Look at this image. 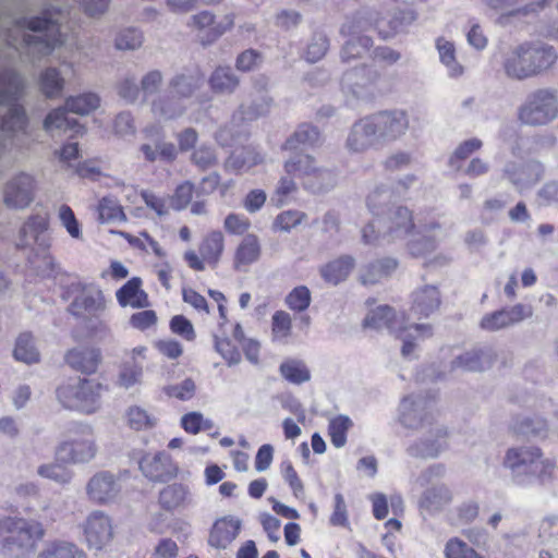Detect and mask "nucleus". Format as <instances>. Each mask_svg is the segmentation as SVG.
<instances>
[{
	"label": "nucleus",
	"mask_w": 558,
	"mask_h": 558,
	"mask_svg": "<svg viewBox=\"0 0 558 558\" xmlns=\"http://www.w3.org/2000/svg\"><path fill=\"white\" fill-rule=\"evenodd\" d=\"M272 458H274V448L272 446L270 445H263L257 453H256V458H255V468L258 472H264L266 471L271 462H272Z\"/></svg>",
	"instance_id": "obj_26"
},
{
	"label": "nucleus",
	"mask_w": 558,
	"mask_h": 558,
	"mask_svg": "<svg viewBox=\"0 0 558 558\" xmlns=\"http://www.w3.org/2000/svg\"><path fill=\"white\" fill-rule=\"evenodd\" d=\"M70 124V120L65 117L62 110H54L50 112L45 120V128L50 131L54 129H66Z\"/></svg>",
	"instance_id": "obj_28"
},
{
	"label": "nucleus",
	"mask_w": 558,
	"mask_h": 558,
	"mask_svg": "<svg viewBox=\"0 0 558 558\" xmlns=\"http://www.w3.org/2000/svg\"><path fill=\"white\" fill-rule=\"evenodd\" d=\"M257 354H258V345L256 342L254 341H248L246 343V355H247V359L255 362L257 360Z\"/></svg>",
	"instance_id": "obj_60"
},
{
	"label": "nucleus",
	"mask_w": 558,
	"mask_h": 558,
	"mask_svg": "<svg viewBox=\"0 0 558 558\" xmlns=\"http://www.w3.org/2000/svg\"><path fill=\"white\" fill-rule=\"evenodd\" d=\"M66 361L74 368L92 373L96 371L98 366L99 356L95 350L76 349L68 353Z\"/></svg>",
	"instance_id": "obj_8"
},
{
	"label": "nucleus",
	"mask_w": 558,
	"mask_h": 558,
	"mask_svg": "<svg viewBox=\"0 0 558 558\" xmlns=\"http://www.w3.org/2000/svg\"><path fill=\"white\" fill-rule=\"evenodd\" d=\"M235 341L236 343L229 339H219L217 341V350L230 364L238 363L240 361V353L236 347L238 343L242 344V332L239 328H236Z\"/></svg>",
	"instance_id": "obj_12"
},
{
	"label": "nucleus",
	"mask_w": 558,
	"mask_h": 558,
	"mask_svg": "<svg viewBox=\"0 0 558 558\" xmlns=\"http://www.w3.org/2000/svg\"><path fill=\"white\" fill-rule=\"evenodd\" d=\"M183 428L192 434L198 433L202 428L210 426L209 422L202 414L193 412L182 417Z\"/></svg>",
	"instance_id": "obj_20"
},
{
	"label": "nucleus",
	"mask_w": 558,
	"mask_h": 558,
	"mask_svg": "<svg viewBox=\"0 0 558 558\" xmlns=\"http://www.w3.org/2000/svg\"><path fill=\"white\" fill-rule=\"evenodd\" d=\"M373 505L376 518L383 519L388 514V505L384 496H375L373 499Z\"/></svg>",
	"instance_id": "obj_44"
},
{
	"label": "nucleus",
	"mask_w": 558,
	"mask_h": 558,
	"mask_svg": "<svg viewBox=\"0 0 558 558\" xmlns=\"http://www.w3.org/2000/svg\"><path fill=\"white\" fill-rule=\"evenodd\" d=\"M170 328L174 333L180 335L187 340H192L195 336L191 322L181 315H177L171 319Z\"/></svg>",
	"instance_id": "obj_19"
},
{
	"label": "nucleus",
	"mask_w": 558,
	"mask_h": 558,
	"mask_svg": "<svg viewBox=\"0 0 558 558\" xmlns=\"http://www.w3.org/2000/svg\"><path fill=\"white\" fill-rule=\"evenodd\" d=\"M258 551L253 541L246 542L236 554V558H257Z\"/></svg>",
	"instance_id": "obj_46"
},
{
	"label": "nucleus",
	"mask_w": 558,
	"mask_h": 558,
	"mask_svg": "<svg viewBox=\"0 0 558 558\" xmlns=\"http://www.w3.org/2000/svg\"><path fill=\"white\" fill-rule=\"evenodd\" d=\"M66 106L72 112L87 114L97 108L98 98L92 94L81 95L69 99Z\"/></svg>",
	"instance_id": "obj_13"
},
{
	"label": "nucleus",
	"mask_w": 558,
	"mask_h": 558,
	"mask_svg": "<svg viewBox=\"0 0 558 558\" xmlns=\"http://www.w3.org/2000/svg\"><path fill=\"white\" fill-rule=\"evenodd\" d=\"M240 529V519L231 515L220 518L214 523L208 542L216 548H226L235 539Z\"/></svg>",
	"instance_id": "obj_4"
},
{
	"label": "nucleus",
	"mask_w": 558,
	"mask_h": 558,
	"mask_svg": "<svg viewBox=\"0 0 558 558\" xmlns=\"http://www.w3.org/2000/svg\"><path fill=\"white\" fill-rule=\"evenodd\" d=\"M186 258L193 268L198 269V270L204 268L202 260L195 253L186 254Z\"/></svg>",
	"instance_id": "obj_64"
},
{
	"label": "nucleus",
	"mask_w": 558,
	"mask_h": 558,
	"mask_svg": "<svg viewBox=\"0 0 558 558\" xmlns=\"http://www.w3.org/2000/svg\"><path fill=\"white\" fill-rule=\"evenodd\" d=\"M158 350L170 359H175L181 355L182 348L179 342L174 340H162L157 343Z\"/></svg>",
	"instance_id": "obj_33"
},
{
	"label": "nucleus",
	"mask_w": 558,
	"mask_h": 558,
	"mask_svg": "<svg viewBox=\"0 0 558 558\" xmlns=\"http://www.w3.org/2000/svg\"><path fill=\"white\" fill-rule=\"evenodd\" d=\"M129 422L135 428H141L148 424V416L141 409H132L129 412Z\"/></svg>",
	"instance_id": "obj_41"
},
{
	"label": "nucleus",
	"mask_w": 558,
	"mask_h": 558,
	"mask_svg": "<svg viewBox=\"0 0 558 558\" xmlns=\"http://www.w3.org/2000/svg\"><path fill=\"white\" fill-rule=\"evenodd\" d=\"M272 508L278 514H280L284 518H288V519H299L300 518V513L296 509L289 507L284 504H281L277 500L272 501Z\"/></svg>",
	"instance_id": "obj_43"
},
{
	"label": "nucleus",
	"mask_w": 558,
	"mask_h": 558,
	"mask_svg": "<svg viewBox=\"0 0 558 558\" xmlns=\"http://www.w3.org/2000/svg\"><path fill=\"white\" fill-rule=\"evenodd\" d=\"M14 355L17 360L26 363H32L38 360V353L28 338H23L17 341Z\"/></svg>",
	"instance_id": "obj_18"
},
{
	"label": "nucleus",
	"mask_w": 558,
	"mask_h": 558,
	"mask_svg": "<svg viewBox=\"0 0 558 558\" xmlns=\"http://www.w3.org/2000/svg\"><path fill=\"white\" fill-rule=\"evenodd\" d=\"M225 226L232 233H242L247 229V223L233 215L227 217Z\"/></svg>",
	"instance_id": "obj_42"
},
{
	"label": "nucleus",
	"mask_w": 558,
	"mask_h": 558,
	"mask_svg": "<svg viewBox=\"0 0 558 558\" xmlns=\"http://www.w3.org/2000/svg\"><path fill=\"white\" fill-rule=\"evenodd\" d=\"M177 545L173 542H161L155 549L151 558H174Z\"/></svg>",
	"instance_id": "obj_36"
},
{
	"label": "nucleus",
	"mask_w": 558,
	"mask_h": 558,
	"mask_svg": "<svg viewBox=\"0 0 558 558\" xmlns=\"http://www.w3.org/2000/svg\"><path fill=\"white\" fill-rule=\"evenodd\" d=\"M266 196L262 191H254L248 194L245 206L248 210L255 211L265 203Z\"/></svg>",
	"instance_id": "obj_39"
},
{
	"label": "nucleus",
	"mask_w": 558,
	"mask_h": 558,
	"mask_svg": "<svg viewBox=\"0 0 558 558\" xmlns=\"http://www.w3.org/2000/svg\"><path fill=\"white\" fill-rule=\"evenodd\" d=\"M144 149H145V154H146L147 158H149V159H155V158H157V156H162V157H167V158L173 156V148H169V149L162 148L159 153L150 151L149 147H145Z\"/></svg>",
	"instance_id": "obj_59"
},
{
	"label": "nucleus",
	"mask_w": 558,
	"mask_h": 558,
	"mask_svg": "<svg viewBox=\"0 0 558 558\" xmlns=\"http://www.w3.org/2000/svg\"><path fill=\"white\" fill-rule=\"evenodd\" d=\"M555 60L550 49L519 48L507 57L505 71L512 78H524L550 68Z\"/></svg>",
	"instance_id": "obj_1"
},
{
	"label": "nucleus",
	"mask_w": 558,
	"mask_h": 558,
	"mask_svg": "<svg viewBox=\"0 0 558 558\" xmlns=\"http://www.w3.org/2000/svg\"><path fill=\"white\" fill-rule=\"evenodd\" d=\"M312 448L317 454H322L326 451V442L318 433L312 436Z\"/></svg>",
	"instance_id": "obj_56"
},
{
	"label": "nucleus",
	"mask_w": 558,
	"mask_h": 558,
	"mask_svg": "<svg viewBox=\"0 0 558 558\" xmlns=\"http://www.w3.org/2000/svg\"><path fill=\"white\" fill-rule=\"evenodd\" d=\"M53 86L57 88L61 86V82L56 73L49 74L44 81V89L48 95L53 94Z\"/></svg>",
	"instance_id": "obj_51"
},
{
	"label": "nucleus",
	"mask_w": 558,
	"mask_h": 558,
	"mask_svg": "<svg viewBox=\"0 0 558 558\" xmlns=\"http://www.w3.org/2000/svg\"><path fill=\"white\" fill-rule=\"evenodd\" d=\"M348 274L347 267L342 263H335L329 265L325 270V278L330 282H338L343 279Z\"/></svg>",
	"instance_id": "obj_35"
},
{
	"label": "nucleus",
	"mask_w": 558,
	"mask_h": 558,
	"mask_svg": "<svg viewBox=\"0 0 558 558\" xmlns=\"http://www.w3.org/2000/svg\"><path fill=\"white\" fill-rule=\"evenodd\" d=\"M325 50H326V48H325L324 44H322L319 46H317V45L312 46L307 51V57L311 61H315L325 53Z\"/></svg>",
	"instance_id": "obj_58"
},
{
	"label": "nucleus",
	"mask_w": 558,
	"mask_h": 558,
	"mask_svg": "<svg viewBox=\"0 0 558 558\" xmlns=\"http://www.w3.org/2000/svg\"><path fill=\"white\" fill-rule=\"evenodd\" d=\"M281 470L286 481L293 489L294 495L299 497L303 493V485L300 478L298 477L295 470L293 469L291 463L288 462L281 464Z\"/></svg>",
	"instance_id": "obj_27"
},
{
	"label": "nucleus",
	"mask_w": 558,
	"mask_h": 558,
	"mask_svg": "<svg viewBox=\"0 0 558 558\" xmlns=\"http://www.w3.org/2000/svg\"><path fill=\"white\" fill-rule=\"evenodd\" d=\"M186 496V490L181 486L167 487L160 494V504L166 509H175L185 502Z\"/></svg>",
	"instance_id": "obj_11"
},
{
	"label": "nucleus",
	"mask_w": 558,
	"mask_h": 558,
	"mask_svg": "<svg viewBox=\"0 0 558 558\" xmlns=\"http://www.w3.org/2000/svg\"><path fill=\"white\" fill-rule=\"evenodd\" d=\"M122 235L126 239V241L134 248L144 251L146 253L151 251V252H154L158 256H162L163 255V252L161 251V248L159 247L157 242L151 240L146 233H143V234L138 235V236H133V235H130V234H122Z\"/></svg>",
	"instance_id": "obj_15"
},
{
	"label": "nucleus",
	"mask_w": 558,
	"mask_h": 558,
	"mask_svg": "<svg viewBox=\"0 0 558 558\" xmlns=\"http://www.w3.org/2000/svg\"><path fill=\"white\" fill-rule=\"evenodd\" d=\"M557 116V101L550 94H538L521 111L526 124H543Z\"/></svg>",
	"instance_id": "obj_3"
},
{
	"label": "nucleus",
	"mask_w": 558,
	"mask_h": 558,
	"mask_svg": "<svg viewBox=\"0 0 558 558\" xmlns=\"http://www.w3.org/2000/svg\"><path fill=\"white\" fill-rule=\"evenodd\" d=\"M526 456L527 453L525 451L510 450L507 454V464L510 468H514L520 463H525L527 461Z\"/></svg>",
	"instance_id": "obj_47"
},
{
	"label": "nucleus",
	"mask_w": 558,
	"mask_h": 558,
	"mask_svg": "<svg viewBox=\"0 0 558 558\" xmlns=\"http://www.w3.org/2000/svg\"><path fill=\"white\" fill-rule=\"evenodd\" d=\"M351 426V421L345 415H338L333 417L329 423V436L331 442L337 448L344 446L347 441V430Z\"/></svg>",
	"instance_id": "obj_9"
},
{
	"label": "nucleus",
	"mask_w": 558,
	"mask_h": 558,
	"mask_svg": "<svg viewBox=\"0 0 558 558\" xmlns=\"http://www.w3.org/2000/svg\"><path fill=\"white\" fill-rule=\"evenodd\" d=\"M333 525L344 526L348 523L345 509L341 505H337L333 514L330 518Z\"/></svg>",
	"instance_id": "obj_49"
},
{
	"label": "nucleus",
	"mask_w": 558,
	"mask_h": 558,
	"mask_svg": "<svg viewBox=\"0 0 558 558\" xmlns=\"http://www.w3.org/2000/svg\"><path fill=\"white\" fill-rule=\"evenodd\" d=\"M296 222L298 219L291 214H283L277 219V225L280 229H288L294 226Z\"/></svg>",
	"instance_id": "obj_55"
},
{
	"label": "nucleus",
	"mask_w": 558,
	"mask_h": 558,
	"mask_svg": "<svg viewBox=\"0 0 558 558\" xmlns=\"http://www.w3.org/2000/svg\"><path fill=\"white\" fill-rule=\"evenodd\" d=\"M192 194H193V191H192L191 185L180 186V189L178 190V197L183 198V202H181L180 205L189 202L192 198Z\"/></svg>",
	"instance_id": "obj_61"
},
{
	"label": "nucleus",
	"mask_w": 558,
	"mask_h": 558,
	"mask_svg": "<svg viewBox=\"0 0 558 558\" xmlns=\"http://www.w3.org/2000/svg\"><path fill=\"white\" fill-rule=\"evenodd\" d=\"M259 520L269 539L272 543H277L280 538L278 533L280 527V521L276 517L267 512L260 513Z\"/></svg>",
	"instance_id": "obj_21"
},
{
	"label": "nucleus",
	"mask_w": 558,
	"mask_h": 558,
	"mask_svg": "<svg viewBox=\"0 0 558 558\" xmlns=\"http://www.w3.org/2000/svg\"><path fill=\"white\" fill-rule=\"evenodd\" d=\"M280 369L282 376L293 384H301L310 379V372L301 362L288 361L281 365Z\"/></svg>",
	"instance_id": "obj_10"
},
{
	"label": "nucleus",
	"mask_w": 558,
	"mask_h": 558,
	"mask_svg": "<svg viewBox=\"0 0 558 558\" xmlns=\"http://www.w3.org/2000/svg\"><path fill=\"white\" fill-rule=\"evenodd\" d=\"M283 534L288 546H296L301 541V526L295 522H289L283 527Z\"/></svg>",
	"instance_id": "obj_32"
},
{
	"label": "nucleus",
	"mask_w": 558,
	"mask_h": 558,
	"mask_svg": "<svg viewBox=\"0 0 558 558\" xmlns=\"http://www.w3.org/2000/svg\"><path fill=\"white\" fill-rule=\"evenodd\" d=\"M468 40L476 49H483L487 45V38L476 26L469 32Z\"/></svg>",
	"instance_id": "obj_40"
},
{
	"label": "nucleus",
	"mask_w": 558,
	"mask_h": 558,
	"mask_svg": "<svg viewBox=\"0 0 558 558\" xmlns=\"http://www.w3.org/2000/svg\"><path fill=\"white\" fill-rule=\"evenodd\" d=\"M283 429L287 438H296L301 434V428L299 425L291 418H287L283 421Z\"/></svg>",
	"instance_id": "obj_50"
},
{
	"label": "nucleus",
	"mask_w": 558,
	"mask_h": 558,
	"mask_svg": "<svg viewBox=\"0 0 558 558\" xmlns=\"http://www.w3.org/2000/svg\"><path fill=\"white\" fill-rule=\"evenodd\" d=\"M86 535L92 546L100 547L106 544L111 536L108 519L102 515L89 519L86 525Z\"/></svg>",
	"instance_id": "obj_7"
},
{
	"label": "nucleus",
	"mask_w": 558,
	"mask_h": 558,
	"mask_svg": "<svg viewBox=\"0 0 558 558\" xmlns=\"http://www.w3.org/2000/svg\"><path fill=\"white\" fill-rule=\"evenodd\" d=\"M142 470L146 476L158 481L172 477L178 472V468L171 462V460L163 456L146 459L142 463Z\"/></svg>",
	"instance_id": "obj_6"
},
{
	"label": "nucleus",
	"mask_w": 558,
	"mask_h": 558,
	"mask_svg": "<svg viewBox=\"0 0 558 558\" xmlns=\"http://www.w3.org/2000/svg\"><path fill=\"white\" fill-rule=\"evenodd\" d=\"M256 61V56L253 52L243 53L239 60L238 64L243 70H248Z\"/></svg>",
	"instance_id": "obj_54"
},
{
	"label": "nucleus",
	"mask_w": 558,
	"mask_h": 558,
	"mask_svg": "<svg viewBox=\"0 0 558 558\" xmlns=\"http://www.w3.org/2000/svg\"><path fill=\"white\" fill-rule=\"evenodd\" d=\"M142 281L140 278L134 277L130 279L117 292V298L122 306L130 307H145L148 304L147 294L141 288Z\"/></svg>",
	"instance_id": "obj_5"
},
{
	"label": "nucleus",
	"mask_w": 558,
	"mask_h": 558,
	"mask_svg": "<svg viewBox=\"0 0 558 558\" xmlns=\"http://www.w3.org/2000/svg\"><path fill=\"white\" fill-rule=\"evenodd\" d=\"M40 558H73L72 549L69 547H59L43 554Z\"/></svg>",
	"instance_id": "obj_48"
},
{
	"label": "nucleus",
	"mask_w": 558,
	"mask_h": 558,
	"mask_svg": "<svg viewBox=\"0 0 558 558\" xmlns=\"http://www.w3.org/2000/svg\"><path fill=\"white\" fill-rule=\"evenodd\" d=\"M99 216L102 221L123 219L124 215L121 208L109 202H104L99 207Z\"/></svg>",
	"instance_id": "obj_30"
},
{
	"label": "nucleus",
	"mask_w": 558,
	"mask_h": 558,
	"mask_svg": "<svg viewBox=\"0 0 558 558\" xmlns=\"http://www.w3.org/2000/svg\"><path fill=\"white\" fill-rule=\"evenodd\" d=\"M446 558H482L473 548L459 539H450L445 548Z\"/></svg>",
	"instance_id": "obj_14"
},
{
	"label": "nucleus",
	"mask_w": 558,
	"mask_h": 558,
	"mask_svg": "<svg viewBox=\"0 0 558 558\" xmlns=\"http://www.w3.org/2000/svg\"><path fill=\"white\" fill-rule=\"evenodd\" d=\"M437 48H438L441 61L447 66H452V69H451L452 73H454V74L459 73L460 69L454 66V49H453L452 44H450L449 41H446L444 39H439L437 43Z\"/></svg>",
	"instance_id": "obj_24"
},
{
	"label": "nucleus",
	"mask_w": 558,
	"mask_h": 558,
	"mask_svg": "<svg viewBox=\"0 0 558 558\" xmlns=\"http://www.w3.org/2000/svg\"><path fill=\"white\" fill-rule=\"evenodd\" d=\"M41 473L48 477H52L56 480H61V468L60 466H49L41 470Z\"/></svg>",
	"instance_id": "obj_63"
},
{
	"label": "nucleus",
	"mask_w": 558,
	"mask_h": 558,
	"mask_svg": "<svg viewBox=\"0 0 558 558\" xmlns=\"http://www.w3.org/2000/svg\"><path fill=\"white\" fill-rule=\"evenodd\" d=\"M234 468L238 471H246L248 465V456L243 452H235L233 454Z\"/></svg>",
	"instance_id": "obj_52"
},
{
	"label": "nucleus",
	"mask_w": 558,
	"mask_h": 558,
	"mask_svg": "<svg viewBox=\"0 0 558 558\" xmlns=\"http://www.w3.org/2000/svg\"><path fill=\"white\" fill-rule=\"evenodd\" d=\"M517 318H510L508 315H506L505 313H500L498 315H495L493 317H489V318H486L484 322H483V325L486 327V328H489V329H495V328H500V327H504L506 326L507 324L509 323H512L513 320H515Z\"/></svg>",
	"instance_id": "obj_37"
},
{
	"label": "nucleus",
	"mask_w": 558,
	"mask_h": 558,
	"mask_svg": "<svg viewBox=\"0 0 558 558\" xmlns=\"http://www.w3.org/2000/svg\"><path fill=\"white\" fill-rule=\"evenodd\" d=\"M183 300L195 310L207 312V305L205 299L192 289L183 290Z\"/></svg>",
	"instance_id": "obj_34"
},
{
	"label": "nucleus",
	"mask_w": 558,
	"mask_h": 558,
	"mask_svg": "<svg viewBox=\"0 0 558 558\" xmlns=\"http://www.w3.org/2000/svg\"><path fill=\"white\" fill-rule=\"evenodd\" d=\"M236 489V485L232 482H225L219 486V492L227 497H230L234 494Z\"/></svg>",
	"instance_id": "obj_62"
},
{
	"label": "nucleus",
	"mask_w": 558,
	"mask_h": 558,
	"mask_svg": "<svg viewBox=\"0 0 558 558\" xmlns=\"http://www.w3.org/2000/svg\"><path fill=\"white\" fill-rule=\"evenodd\" d=\"M77 155H78V148H77L76 144H70V145L64 146L60 153L61 158H63L65 160L74 159L77 157Z\"/></svg>",
	"instance_id": "obj_57"
},
{
	"label": "nucleus",
	"mask_w": 558,
	"mask_h": 558,
	"mask_svg": "<svg viewBox=\"0 0 558 558\" xmlns=\"http://www.w3.org/2000/svg\"><path fill=\"white\" fill-rule=\"evenodd\" d=\"M223 250L222 235L217 233L211 235L203 246V257L206 262H216Z\"/></svg>",
	"instance_id": "obj_16"
},
{
	"label": "nucleus",
	"mask_w": 558,
	"mask_h": 558,
	"mask_svg": "<svg viewBox=\"0 0 558 558\" xmlns=\"http://www.w3.org/2000/svg\"><path fill=\"white\" fill-rule=\"evenodd\" d=\"M157 323V316L154 311L138 312L131 317V325L134 328L144 330Z\"/></svg>",
	"instance_id": "obj_23"
},
{
	"label": "nucleus",
	"mask_w": 558,
	"mask_h": 558,
	"mask_svg": "<svg viewBox=\"0 0 558 558\" xmlns=\"http://www.w3.org/2000/svg\"><path fill=\"white\" fill-rule=\"evenodd\" d=\"M111 274L117 279H124L128 277V268L120 262H112L110 265Z\"/></svg>",
	"instance_id": "obj_53"
},
{
	"label": "nucleus",
	"mask_w": 558,
	"mask_h": 558,
	"mask_svg": "<svg viewBox=\"0 0 558 558\" xmlns=\"http://www.w3.org/2000/svg\"><path fill=\"white\" fill-rule=\"evenodd\" d=\"M267 489V482L265 480H255L248 485V494L253 498H259Z\"/></svg>",
	"instance_id": "obj_45"
},
{
	"label": "nucleus",
	"mask_w": 558,
	"mask_h": 558,
	"mask_svg": "<svg viewBox=\"0 0 558 558\" xmlns=\"http://www.w3.org/2000/svg\"><path fill=\"white\" fill-rule=\"evenodd\" d=\"M40 536L41 530L36 523L28 524L22 520L0 523V542H13L33 547Z\"/></svg>",
	"instance_id": "obj_2"
},
{
	"label": "nucleus",
	"mask_w": 558,
	"mask_h": 558,
	"mask_svg": "<svg viewBox=\"0 0 558 558\" xmlns=\"http://www.w3.org/2000/svg\"><path fill=\"white\" fill-rule=\"evenodd\" d=\"M259 254V246L254 238L246 239L240 246L236 260L239 264H246L255 260Z\"/></svg>",
	"instance_id": "obj_17"
},
{
	"label": "nucleus",
	"mask_w": 558,
	"mask_h": 558,
	"mask_svg": "<svg viewBox=\"0 0 558 558\" xmlns=\"http://www.w3.org/2000/svg\"><path fill=\"white\" fill-rule=\"evenodd\" d=\"M288 304L292 310L302 311L310 304V292L305 288L294 289L288 296Z\"/></svg>",
	"instance_id": "obj_22"
},
{
	"label": "nucleus",
	"mask_w": 558,
	"mask_h": 558,
	"mask_svg": "<svg viewBox=\"0 0 558 558\" xmlns=\"http://www.w3.org/2000/svg\"><path fill=\"white\" fill-rule=\"evenodd\" d=\"M60 218L62 221V225L65 227L68 232L73 238H80L81 231L80 226L76 221V219L73 216V213L69 208H63L60 211Z\"/></svg>",
	"instance_id": "obj_31"
},
{
	"label": "nucleus",
	"mask_w": 558,
	"mask_h": 558,
	"mask_svg": "<svg viewBox=\"0 0 558 558\" xmlns=\"http://www.w3.org/2000/svg\"><path fill=\"white\" fill-rule=\"evenodd\" d=\"M132 203L134 205H136L134 208L136 214H137V210L141 209L142 203H145L149 208L157 211L158 214H161L162 209H163V205L159 199H157L154 196L146 195L143 193L134 192L133 196H132Z\"/></svg>",
	"instance_id": "obj_25"
},
{
	"label": "nucleus",
	"mask_w": 558,
	"mask_h": 558,
	"mask_svg": "<svg viewBox=\"0 0 558 558\" xmlns=\"http://www.w3.org/2000/svg\"><path fill=\"white\" fill-rule=\"evenodd\" d=\"M290 330V318L284 313H277L274 316V326L272 332L275 338L281 339L284 338Z\"/></svg>",
	"instance_id": "obj_29"
},
{
	"label": "nucleus",
	"mask_w": 558,
	"mask_h": 558,
	"mask_svg": "<svg viewBox=\"0 0 558 558\" xmlns=\"http://www.w3.org/2000/svg\"><path fill=\"white\" fill-rule=\"evenodd\" d=\"M225 477L222 469L216 464L208 465L205 469V481L207 485H215Z\"/></svg>",
	"instance_id": "obj_38"
}]
</instances>
